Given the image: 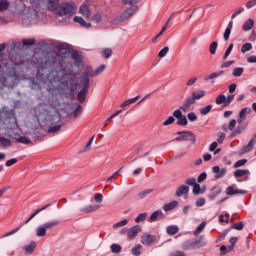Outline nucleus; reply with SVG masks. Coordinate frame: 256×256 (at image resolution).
<instances>
[{"label":"nucleus","instance_id":"5701e85b","mask_svg":"<svg viewBox=\"0 0 256 256\" xmlns=\"http://www.w3.org/2000/svg\"><path fill=\"white\" fill-rule=\"evenodd\" d=\"M187 193H189V186H187V185H181L176 190L177 197H183V195H187Z\"/></svg>","mask_w":256,"mask_h":256},{"label":"nucleus","instance_id":"9b49d317","mask_svg":"<svg viewBox=\"0 0 256 256\" xmlns=\"http://www.w3.org/2000/svg\"><path fill=\"white\" fill-rule=\"evenodd\" d=\"M155 241H157V237L155 235L145 233L141 237L142 245H146V246L153 245Z\"/></svg>","mask_w":256,"mask_h":256},{"label":"nucleus","instance_id":"cd10ccee","mask_svg":"<svg viewBox=\"0 0 256 256\" xmlns=\"http://www.w3.org/2000/svg\"><path fill=\"white\" fill-rule=\"evenodd\" d=\"M256 139L252 138L249 143L242 148V153H249V151H253V147H255Z\"/></svg>","mask_w":256,"mask_h":256},{"label":"nucleus","instance_id":"4be33fe9","mask_svg":"<svg viewBox=\"0 0 256 256\" xmlns=\"http://www.w3.org/2000/svg\"><path fill=\"white\" fill-rule=\"evenodd\" d=\"M74 23H79L81 27H84L85 29H91V23L85 22V20L82 17L76 16L73 19Z\"/></svg>","mask_w":256,"mask_h":256},{"label":"nucleus","instance_id":"7c9ffc66","mask_svg":"<svg viewBox=\"0 0 256 256\" xmlns=\"http://www.w3.org/2000/svg\"><path fill=\"white\" fill-rule=\"evenodd\" d=\"M191 97L192 99H194V101H199V99H203V97H205V90H199L198 92H193Z\"/></svg>","mask_w":256,"mask_h":256},{"label":"nucleus","instance_id":"37998d69","mask_svg":"<svg viewBox=\"0 0 256 256\" xmlns=\"http://www.w3.org/2000/svg\"><path fill=\"white\" fill-rule=\"evenodd\" d=\"M141 244H137L136 246H134L131 250L132 255L134 256H139L141 255Z\"/></svg>","mask_w":256,"mask_h":256},{"label":"nucleus","instance_id":"bb28decb","mask_svg":"<svg viewBox=\"0 0 256 256\" xmlns=\"http://www.w3.org/2000/svg\"><path fill=\"white\" fill-rule=\"evenodd\" d=\"M221 193V188L214 187L211 189L210 193L208 194V199L210 201H215V198L217 195H220Z\"/></svg>","mask_w":256,"mask_h":256},{"label":"nucleus","instance_id":"393cba45","mask_svg":"<svg viewBox=\"0 0 256 256\" xmlns=\"http://www.w3.org/2000/svg\"><path fill=\"white\" fill-rule=\"evenodd\" d=\"M241 194V195H245V193H247V191L245 190H235V188H233V186H229L227 189H226V195H237V194Z\"/></svg>","mask_w":256,"mask_h":256},{"label":"nucleus","instance_id":"423d86ee","mask_svg":"<svg viewBox=\"0 0 256 256\" xmlns=\"http://www.w3.org/2000/svg\"><path fill=\"white\" fill-rule=\"evenodd\" d=\"M76 11L77 7L75 6V3H63L59 7L58 14L60 17H72V15H75Z\"/></svg>","mask_w":256,"mask_h":256},{"label":"nucleus","instance_id":"13d9d810","mask_svg":"<svg viewBox=\"0 0 256 256\" xmlns=\"http://www.w3.org/2000/svg\"><path fill=\"white\" fill-rule=\"evenodd\" d=\"M211 109H213L212 105H207L206 107L200 109L201 115H208V113H211Z\"/></svg>","mask_w":256,"mask_h":256},{"label":"nucleus","instance_id":"412c9836","mask_svg":"<svg viewBox=\"0 0 256 256\" xmlns=\"http://www.w3.org/2000/svg\"><path fill=\"white\" fill-rule=\"evenodd\" d=\"M25 255H32V253L37 249V243L32 241L30 244L24 246Z\"/></svg>","mask_w":256,"mask_h":256},{"label":"nucleus","instance_id":"e2e57ef3","mask_svg":"<svg viewBox=\"0 0 256 256\" xmlns=\"http://www.w3.org/2000/svg\"><path fill=\"white\" fill-rule=\"evenodd\" d=\"M247 164V159H241V160H238L235 164H234V167L237 169L239 167H243V165H246Z\"/></svg>","mask_w":256,"mask_h":256},{"label":"nucleus","instance_id":"8fccbe9b","mask_svg":"<svg viewBox=\"0 0 256 256\" xmlns=\"http://www.w3.org/2000/svg\"><path fill=\"white\" fill-rule=\"evenodd\" d=\"M127 223H129V220L127 219L121 220L120 222H117L113 225V229H119V227H125Z\"/></svg>","mask_w":256,"mask_h":256},{"label":"nucleus","instance_id":"dca6fc26","mask_svg":"<svg viewBox=\"0 0 256 256\" xmlns=\"http://www.w3.org/2000/svg\"><path fill=\"white\" fill-rule=\"evenodd\" d=\"M182 249L184 251H193V250L197 249V246L195 244V239H193V240H186L182 244Z\"/></svg>","mask_w":256,"mask_h":256},{"label":"nucleus","instance_id":"774afa93","mask_svg":"<svg viewBox=\"0 0 256 256\" xmlns=\"http://www.w3.org/2000/svg\"><path fill=\"white\" fill-rule=\"evenodd\" d=\"M188 120L191 121L192 123L197 121V114H195L194 112H191L187 115Z\"/></svg>","mask_w":256,"mask_h":256},{"label":"nucleus","instance_id":"49530a36","mask_svg":"<svg viewBox=\"0 0 256 256\" xmlns=\"http://www.w3.org/2000/svg\"><path fill=\"white\" fill-rule=\"evenodd\" d=\"M243 71H244V69L242 67L235 68L232 71V75H233V77H241V75H243Z\"/></svg>","mask_w":256,"mask_h":256},{"label":"nucleus","instance_id":"de8ad7c7","mask_svg":"<svg viewBox=\"0 0 256 256\" xmlns=\"http://www.w3.org/2000/svg\"><path fill=\"white\" fill-rule=\"evenodd\" d=\"M145 219H147V212H144V213L139 214V215L135 218V223H141V222L145 221Z\"/></svg>","mask_w":256,"mask_h":256},{"label":"nucleus","instance_id":"4c0bfd02","mask_svg":"<svg viewBox=\"0 0 256 256\" xmlns=\"http://www.w3.org/2000/svg\"><path fill=\"white\" fill-rule=\"evenodd\" d=\"M167 233H168V235H177V233H179V227L178 226H168Z\"/></svg>","mask_w":256,"mask_h":256},{"label":"nucleus","instance_id":"864d4df0","mask_svg":"<svg viewBox=\"0 0 256 256\" xmlns=\"http://www.w3.org/2000/svg\"><path fill=\"white\" fill-rule=\"evenodd\" d=\"M111 55H113V51L109 48H105L102 51V56H103L104 59H109V57H111Z\"/></svg>","mask_w":256,"mask_h":256},{"label":"nucleus","instance_id":"052dcab7","mask_svg":"<svg viewBox=\"0 0 256 256\" xmlns=\"http://www.w3.org/2000/svg\"><path fill=\"white\" fill-rule=\"evenodd\" d=\"M235 100V95H229L226 96V102L224 104V107H229L231 105V103H233V101Z\"/></svg>","mask_w":256,"mask_h":256},{"label":"nucleus","instance_id":"58836bf2","mask_svg":"<svg viewBox=\"0 0 256 256\" xmlns=\"http://www.w3.org/2000/svg\"><path fill=\"white\" fill-rule=\"evenodd\" d=\"M233 47V43H230L223 55V61H227L228 57L231 55V51H233Z\"/></svg>","mask_w":256,"mask_h":256},{"label":"nucleus","instance_id":"e433bc0d","mask_svg":"<svg viewBox=\"0 0 256 256\" xmlns=\"http://www.w3.org/2000/svg\"><path fill=\"white\" fill-rule=\"evenodd\" d=\"M17 143H22L23 145H31V139L26 136H20L16 139Z\"/></svg>","mask_w":256,"mask_h":256},{"label":"nucleus","instance_id":"7ed1b4c3","mask_svg":"<svg viewBox=\"0 0 256 256\" xmlns=\"http://www.w3.org/2000/svg\"><path fill=\"white\" fill-rule=\"evenodd\" d=\"M59 225H61L59 220L48 221L36 228V235L37 237H45V235H47V231L55 229V227H59Z\"/></svg>","mask_w":256,"mask_h":256},{"label":"nucleus","instance_id":"2eb2a0df","mask_svg":"<svg viewBox=\"0 0 256 256\" xmlns=\"http://www.w3.org/2000/svg\"><path fill=\"white\" fill-rule=\"evenodd\" d=\"M158 219H165V214H163V211L157 210L151 214L148 221L149 223H155Z\"/></svg>","mask_w":256,"mask_h":256},{"label":"nucleus","instance_id":"c85d7f7f","mask_svg":"<svg viewBox=\"0 0 256 256\" xmlns=\"http://www.w3.org/2000/svg\"><path fill=\"white\" fill-rule=\"evenodd\" d=\"M140 98L141 96L138 95L134 98H130L126 100L124 103L121 104L122 109H124V107H129V105H133V103H136L137 101H139Z\"/></svg>","mask_w":256,"mask_h":256},{"label":"nucleus","instance_id":"3c124183","mask_svg":"<svg viewBox=\"0 0 256 256\" xmlns=\"http://www.w3.org/2000/svg\"><path fill=\"white\" fill-rule=\"evenodd\" d=\"M22 43L25 47H31V45H35V38L23 39Z\"/></svg>","mask_w":256,"mask_h":256},{"label":"nucleus","instance_id":"338daca9","mask_svg":"<svg viewBox=\"0 0 256 256\" xmlns=\"http://www.w3.org/2000/svg\"><path fill=\"white\" fill-rule=\"evenodd\" d=\"M170 256H187V253L181 250H177V251L171 252Z\"/></svg>","mask_w":256,"mask_h":256},{"label":"nucleus","instance_id":"603ef678","mask_svg":"<svg viewBox=\"0 0 256 256\" xmlns=\"http://www.w3.org/2000/svg\"><path fill=\"white\" fill-rule=\"evenodd\" d=\"M251 49H253V44H251V43H245V44L241 47V53H247V51H251Z\"/></svg>","mask_w":256,"mask_h":256},{"label":"nucleus","instance_id":"680f3d73","mask_svg":"<svg viewBox=\"0 0 256 256\" xmlns=\"http://www.w3.org/2000/svg\"><path fill=\"white\" fill-rule=\"evenodd\" d=\"M175 123V116H169L167 120L163 122L164 127L168 125H173Z\"/></svg>","mask_w":256,"mask_h":256},{"label":"nucleus","instance_id":"6e6552de","mask_svg":"<svg viewBox=\"0 0 256 256\" xmlns=\"http://www.w3.org/2000/svg\"><path fill=\"white\" fill-rule=\"evenodd\" d=\"M107 66H105V64L100 65L98 68H96L95 70H93V68L91 66H88L84 72V74L82 75V77H97V75H101V73H103V71H105Z\"/></svg>","mask_w":256,"mask_h":256},{"label":"nucleus","instance_id":"39448f33","mask_svg":"<svg viewBox=\"0 0 256 256\" xmlns=\"http://www.w3.org/2000/svg\"><path fill=\"white\" fill-rule=\"evenodd\" d=\"M137 11H139V8L137 6L126 9L120 16L112 21V25H119V23L127 21V19L133 17V15L137 13Z\"/></svg>","mask_w":256,"mask_h":256},{"label":"nucleus","instance_id":"2f4dec72","mask_svg":"<svg viewBox=\"0 0 256 256\" xmlns=\"http://www.w3.org/2000/svg\"><path fill=\"white\" fill-rule=\"evenodd\" d=\"M72 59L75 61L77 65H81L83 63V58L79 55V52H72Z\"/></svg>","mask_w":256,"mask_h":256},{"label":"nucleus","instance_id":"1a4fd4ad","mask_svg":"<svg viewBox=\"0 0 256 256\" xmlns=\"http://www.w3.org/2000/svg\"><path fill=\"white\" fill-rule=\"evenodd\" d=\"M173 117L177 119L176 125H187V116L183 115V112H181V109H177L173 112Z\"/></svg>","mask_w":256,"mask_h":256},{"label":"nucleus","instance_id":"6e6d98bb","mask_svg":"<svg viewBox=\"0 0 256 256\" xmlns=\"http://www.w3.org/2000/svg\"><path fill=\"white\" fill-rule=\"evenodd\" d=\"M83 112V106L78 105L77 108L74 110L73 117L74 119H77L81 113Z\"/></svg>","mask_w":256,"mask_h":256},{"label":"nucleus","instance_id":"79ce46f5","mask_svg":"<svg viewBox=\"0 0 256 256\" xmlns=\"http://www.w3.org/2000/svg\"><path fill=\"white\" fill-rule=\"evenodd\" d=\"M95 140V135H93L88 143L84 146L82 152L85 153L86 151H91V145H93V141Z\"/></svg>","mask_w":256,"mask_h":256},{"label":"nucleus","instance_id":"c756f323","mask_svg":"<svg viewBox=\"0 0 256 256\" xmlns=\"http://www.w3.org/2000/svg\"><path fill=\"white\" fill-rule=\"evenodd\" d=\"M177 205H179V202L176 201V200H174V201H172V202H170V203L165 204V205L163 206V209H164L165 211H173V209H175V207H177Z\"/></svg>","mask_w":256,"mask_h":256},{"label":"nucleus","instance_id":"a18cd8bd","mask_svg":"<svg viewBox=\"0 0 256 256\" xmlns=\"http://www.w3.org/2000/svg\"><path fill=\"white\" fill-rule=\"evenodd\" d=\"M249 170H241L238 169L234 172V177H244V175H248Z\"/></svg>","mask_w":256,"mask_h":256},{"label":"nucleus","instance_id":"f3484780","mask_svg":"<svg viewBox=\"0 0 256 256\" xmlns=\"http://www.w3.org/2000/svg\"><path fill=\"white\" fill-rule=\"evenodd\" d=\"M79 13L83 15L86 19L91 17V10L89 9V5L84 3L80 6Z\"/></svg>","mask_w":256,"mask_h":256},{"label":"nucleus","instance_id":"473e14b6","mask_svg":"<svg viewBox=\"0 0 256 256\" xmlns=\"http://www.w3.org/2000/svg\"><path fill=\"white\" fill-rule=\"evenodd\" d=\"M219 47V43L217 41H214L209 46V53L211 55H215L217 53V48Z\"/></svg>","mask_w":256,"mask_h":256},{"label":"nucleus","instance_id":"5fc2aeb1","mask_svg":"<svg viewBox=\"0 0 256 256\" xmlns=\"http://www.w3.org/2000/svg\"><path fill=\"white\" fill-rule=\"evenodd\" d=\"M124 5H130V7H137L136 5L139 3V0H122Z\"/></svg>","mask_w":256,"mask_h":256},{"label":"nucleus","instance_id":"4d7b16f0","mask_svg":"<svg viewBox=\"0 0 256 256\" xmlns=\"http://www.w3.org/2000/svg\"><path fill=\"white\" fill-rule=\"evenodd\" d=\"M110 249H111L112 253H121L122 248H121V245L114 243L110 246Z\"/></svg>","mask_w":256,"mask_h":256},{"label":"nucleus","instance_id":"6ab92c4d","mask_svg":"<svg viewBox=\"0 0 256 256\" xmlns=\"http://www.w3.org/2000/svg\"><path fill=\"white\" fill-rule=\"evenodd\" d=\"M247 129V124H240L237 126V128L235 129V131H233L230 134V138L233 139L235 137H237V135H241V133H243V131H245Z\"/></svg>","mask_w":256,"mask_h":256},{"label":"nucleus","instance_id":"f03ea898","mask_svg":"<svg viewBox=\"0 0 256 256\" xmlns=\"http://www.w3.org/2000/svg\"><path fill=\"white\" fill-rule=\"evenodd\" d=\"M31 5L36 11H41L43 7H47L50 11L59 9V0H31Z\"/></svg>","mask_w":256,"mask_h":256},{"label":"nucleus","instance_id":"69168bd1","mask_svg":"<svg viewBox=\"0 0 256 256\" xmlns=\"http://www.w3.org/2000/svg\"><path fill=\"white\" fill-rule=\"evenodd\" d=\"M167 53H169V47H164L162 50H160L158 57H165L167 55Z\"/></svg>","mask_w":256,"mask_h":256},{"label":"nucleus","instance_id":"f704fd0d","mask_svg":"<svg viewBox=\"0 0 256 256\" xmlns=\"http://www.w3.org/2000/svg\"><path fill=\"white\" fill-rule=\"evenodd\" d=\"M207 225V223L202 222L197 229L194 231V235L195 237L201 235V233H203V231L205 230V226Z\"/></svg>","mask_w":256,"mask_h":256},{"label":"nucleus","instance_id":"72a5a7b5","mask_svg":"<svg viewBox=\"0 0 256 256\" xmlns=\"http://www.w3.org/2000/svg\"><path fill=\"white\" fill-rule=\"evenodd\" d=\"M61 124H57L55 126H48L47 132L48 133H59L61 131Z\"/></svg>","mask_w":256,"mask_h":256},{"label":"nucleus","instance_id":"b1692460","mask_svg":"<svg viewBox=\"0 0 256 256\" xmlns=\"http://www.w3.org/2000/svg\"><path fill=\"white\" fill-rule=\"evenodd\" d=\"M253 27H255V20L250 18L244 22L242 29H243V31H251V29H253Z\"/></svg>","mask_w":256,"mask_h":256},{"label":"nucleus","instance_id":"9d476101","mask_svg":"<svg viewBox=\"0 0 256 256\" xmlns=\"http://www.w3.org/2000/svg\"><path fill=\"white\" fill-rule=\"evenodd\" d=\"M195 105V101L192 98V96H188L185 98L183 104L180 106L181 111L184 113H187L188 111H191V107Z\"/></svg>","mask_w":256,"mask_h":256},{"label":"nucleus","instance_id":"20e7f679","mask_svg":"<svg viewBox=\"0 0 256 256\" xmlns=\"http://www.w3.org/2000/svg\"><path fill=\"white\" fill-rule=\"evenodd\" d=\"M80 83H81V86H82V90H80L78 92V101L80 103H85V99L87 97V93L89 91V83H90V80L87 76H81L80 77Z\"/></svg>","mask_w":256,"mask_h":256},{"label":"nucleus","instance_id":"a19ab883","mask_svg":"<svg viewBox=\"0 0 256 256\" xmlns=\"http://www.w3.org/2000/svg\"><path fill=\"white\" fill-rule=\"evenodd\" d=\"M7 9H9V1L0 0V13H3V11H7Z\"/></svg>","mask_w":256,"mask_h":256},{"label":"nucleus","instance_id":"f257e3e1","mask_svg":"<svg viewBox=\"0 0 256 256\" xmlns=\"http://www.w3.org/2000/svg\"><path fill=\"white\" fill-rule=\"evenodd\" d=\"M47 79L49 83H58L60 87L69 89V91L77 89V83H75L77 81V74L73 67L61 66L60 68L53 69L48 73Z\"/></svg>","mask_w":256,"mask_h":256},{"label":"nucleus","instance_id":"f8f14e48","mask_svg":"<svg viewBox=\"0 0 256 256\" xmlns=\"http://www.w3.org/2000/svg\"><path fill=\"white\" fill-rule=\"evenodd\" d=\"M251 108L245 107L239 112V117L237 119V123L241 125L245 119H247V115H250Z\"/></svg>","mask_w":256,"mask_h":256},{"label":"nucleus","instance_id":"ea45409f","mask_svg":"<svg viewBox=\"0 0 256 256\" xmlns=\"http://www.w3.org/2000/svg\"><path fill=\"white\" fill-rule=\"evenodd\" d=\"M215 103H216V105H223V103L225 105V103H226V96H225V94L218 95L216 100H215Z\"/></svg>","mask_w":256,"mask_h":256},{"label":"nucleus","instance_id":"a878e982","mask_svg":"<svg viewBox=\"0 0 256 256\" xmlns=\"http://www.w3.org/2000/svg\"><path fill=\"white\" fill-rule=\"evenodd\" d=\"M225 71L220 70L217 72H213L210 75L206 76L204 78V81H213V79H217L218 77H221V75H224Z\"/></svg>","mask_w":256,"mask_h":256},{"label":"nucleus","instance_id":"bf43d9fd","mask_svg":"<svg viewBox=\"0 0 256 256\" xmlns=\"http://www.w3.org/2000/svg\"><path fill=\"white\" fill-rule=\"evenodd\" d=\"M243 227H245L243 222H236L232 225V229H235L236 231H243Z\"/></svg>","mask_w":256,"mask_h":256},{"label":"nucleus","instance_id":"a211bd4d","mask_svg":"<svg viewBox=\"0 0 256 256\" xmlns=\"http://www.w3.org/2000/svg\"><path fill=\"white\" fill-rule=\"evenodd\" d=\"M101 208V206L99 204H93V205H89L86 207H83L80 209L81 213H93L97 210H99Z\"/></svg>","mask_w":256,"mask_h":256},{"label":"nucleus","instance_id":"0eeeda50","mask_svg":"<svg viewBox=\"0 0 256 256\" xmlns=\"http://www.w3.org/2000/svg\"><path fill=\"white\" fill-rule=\"evenodd\" d=\"M178 137L174 141H191L192 145H195L197 138L195 134L191 131H179L177 132Z\"/></svg>","mask_w":256,"mask_h":256},{"label":"nucleus","instance_id":"ddd939ff","mask_svg":"<svg viewBox=\"0 0 256 256\" xmlns=\"http://www.w3.org/2000/svg\"><path fill=\"white\" fill-rule=\"evenodd\" d=\"M213 173H216L215 179H223L225 175H227V168H222L219 166H214L212 168Z\"/></svg>","mask_w":256,"mask_h":256},{"label":"nucleus","instance_id":"c03bdc74","mask_svg":"<svg viewBox=\"0 0 256 256\" xmlns=\"http://www.w3.org/2000/svg\"><path fill=\"white\" fill-rule=\"evenodd\" d=\"M91 19L94 23H101V21H103V15H101V13L97 12L96 14H94L92 16Z\"/></svg>","mask_w":256,"mask_h":256},{"label":"nucleus","instance_id":"aec40b11","mask_svg":"<svg viewBox=\"0 0 256 256\" xmlns=\"http://www.w3.org/2000/svg\"><path fill=\"white\" fill-rule=\"evenodd\" d=\"M194 243L196 245V249H201V247H205V245H207V238H205V235H202L199 238L194 239Z\"/></svg>","mask_w":256,"mask_h":256},{"label":"nucleus","instance_id":"0e129e2a","mask_svg":"<svg viewBox=\"0 0 256 256\" xmlns=\"http://www.w3.org/2000/svg\"><path fill=\"white\" fill-rule=\"evenodd\" d=\"M94 201H95L96 203H103V194H101V193H96V194L94 195Z\"/></svg>","mask_w":256,"mask_h":256},{"label":"nucleus","instance_id":"4468645a","mask_svg":"<svg viewBox=\"0 0 256 256\" xmlns=\"http://www.w3.org/2000/svg\"><path fill=\"white\" fill-rule=\"evenodd\" d=\"M141 233V226L135 225L128 230V239L133 240Z\"/></svg>","mask_w":256,"mask_h":256},{"label":"nucleus","instance_id":"c9c22d12","mask_svg":"<svg viewBox=\"0 0 256 256\" xmlns=\"http://www.w3.org/2000/svg\"><path fill=\"white\" fill-rule=\"evenodd\" d=\"M0 147H11V140L5 138V137H0Z\"/></svg>","mask_w":256,"mask_h":256},{"label":"nucleus","instance_id":"09e8293b","mask_svg":"<svg viewBox=\"0 0 256 256\" xmlns=\"http://www.w3.org/2000/svg\"><path fill=\"white\" fill-rule=\"evenodd\" d=\"M150 193H153V189H146V190H143L142 192H140L138 194V197L140 199H145V197H147V195H150Z\"/></svg>","mask_w":256,"mask_h":256}]
</instances>
